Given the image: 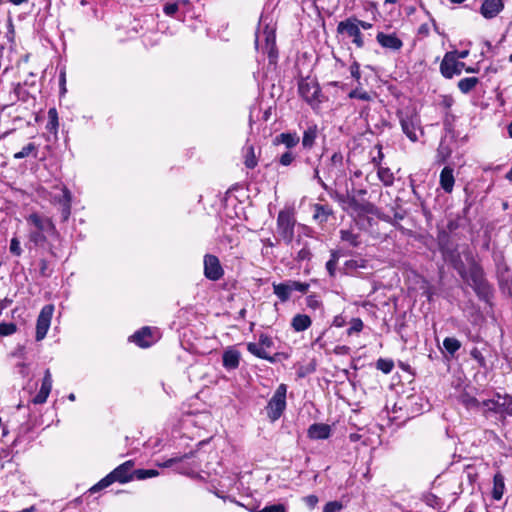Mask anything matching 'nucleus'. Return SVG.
<instances>
[{
    "mask_svg": "<svg viewBox=\"0 0 512 512\" xmlns=\"http://www.w3.org/2000/svg\"><path fill=\"white\" fill-rule=\"evenodd\" d=\"M257 512H287V507L286 505L279 503L265 506L264 508L258 510Z\"/></svg>",
    "mask_w": 512,
    "mask_h": 512,
    "instance_id": "43",
    "label": "nucleus"
},
{
    "mask_svg": "<svg viewBox=\"0 0 512 512\" xmlns=\"http://www.w3.org/2000/svg\"><path fill=\"white\" fill-rule=\"evenodd\" d=\"M331 427L328 424L316 423L309 427L308 436L311 439H327L330 436Z\"/></svg>",
    "mask_w": 512,
    "mask_h": 512,
    "instance_id": "18",
    "label": "nucleus"
},
{
    "mask_svg": "<svg viewBox=\"0 0 512 512\" xmlns=\"http://www.w3.org/2000/svg\"><path fill=\"white\" fill-rule=\"evenodd\" d=\"M312 324L311 318L306 314H296L291 321V326L296 332L307 330Z\"/></svg>",
    "mask_w": 512,
    "mask_h": 512,
    "instance_id": "20",
    "label": "nucleus"
},
{
    "mask_svg": "<svg viewBox=\"0 0 512 512\" xmlns=\"http://www.w3.org/2000/svg\"><path fill=\"white\" fill-rule=\"evenodd\" d=\"M191 456H192V454H184L183 456L173 457V458L166 460L163 463H159L158 466L168 468L176 463L183 461L184 459L190 458Z\"/></svg>",
    "mask_w": 512,
    "mask_h": 512,
    "instance_id": "42",
    "label": "nucleus"
},
{
    "mask_svg": "<svg viewBox=\"0 0 512 512\" xmlns=\"http://www.w3.org/2000/svg\"><path fill=\"white\" fill-rule=\"evenodd\" d=\"M287 385L280 384L268 402V413L273 416H280L286 408Z\"/></svg>",
    "mask_w": 512,
    "mask_h": 512,
    "instance_id": "9",
    "label": "nucleus"
},
{
    "mask_svg": "<svg viewBox=\"0 0 512 512\" xmlns=\"http://www.w3.org/2000/svg\"><path fill=\"white\" fill-rule=\"evenodd\" d=\"M273 290L275 295L284 302L289 299L293 287L289 283L273 284Z\"/></svg>",
    "mask_w": 512,
    "mask_h": 512,
    "instance_id": "26",
    "label": "nucleus"
},
{
    "mask_svg": "<svg viewBox=\"0 0 512 512\" xmlns=\"http://www.w3.org/2000/svg\"><path fill=\"white\" fill-rule=\"evenodd\" d=\"M290 285H292L293 287V291L296 290V291H300V292H306L308 290V284L306 283H301V282H290L289 283Z\"/></svg>",
    "mask_w": 512,
    "mask_h": 512,
    "instance_id": "54",
    "label": "nucleus"
},
{
    "mask_svg": "<svg viewBox=\"0 0 512 512\" xmlns=\"http://www.w3.org/2000/svg\"><path fill=\"white\" fill-rule=\"evenodd\" d=\"M247 350L257 356L258 358H261V359H267V360H270L272 361V358L269 356V352L260 345V343H248L247 344Z\"/></svg>",
    "mask_w": 512,
    "mask_h": 512,
    "instance_id": "30",
    "label": "nucleus"
},
{
    "mask_svg": "<svg viewBox=\"0 0 512 512\" xmlns=\"http://www.w3.org/2000/svg\"><path fill=\"white\" fill-rule=\"evenodd\" d=\"M244 163L245 166L250 169H253L257 165V158L255 155L254 148L252 146L246 148Z\"/></svg>",
    "mask_w": 512,
    "mask_h": 512,
    "instance_id": "37",
    "label": "nucleus"
},
{
    "mask_svg": "<svg viewBox=\"0 0 512 512\" xmlns=\"http://www.w3.org/2000/svg\"><path fill=\"white\" fill-rule=\"evenodd\" d=\"M350 73L351 76L356 80H359L361 78L360 65L356 61H354L351 64Z\"/></svg>",
    "mask_w": 512,
    "mask_h": 512,
    "instance_id": "52",
    "label": "nucleus"
},
{
    "mask_svg": "<svg viewBox=\"0 0 512 512\" xmlns=\"http://www.w3.org/2000/svg\"><path fill=\"white\" fill-rule=\"evenodd\" d=\"M0 303L3 305V310H4L12 303V300L5 298L3 300H0Z\"/></svg>",
    "mask_w": 512,
    "mask_h": 512,
    "instance_id": "64",
    "label": "nucleus"
},
{
    "mask_svg": "<svg viewBox=\"0 0 512 512\" xmlns=\"http://www.w3.org/2000/svg\"><path fill=\"white\" fill-rule=\"evenodd\" d=\"M455 52H456V58L457 59H464V58H466L469 55V51L468 50L455 51Z\"/></svg>",
    "mask_w": 512,
    "mask_h": 512,
    "instance_id": "63",
    "label": "nucleus"
},
{
    "mask_svg": "<svg viewBox=\"0 0 512 512\" xmlns=\"http://www.w3.org/2000/svg\"><path fill=\"white\" fill-rule=\"evenodd\" d=\"M479 80L476 77H467L463 78L458 82V88L462 93H469L472 89L476 87Z\"/></svg>",
    "mask_w": 512,
    "mask_h": 512,
    "instance_id": "32",
    "label": "nucleus"
},
{
    "mask_svg": "<svg viewBox=\"0 0 512 512\" xmlns=\"http://www.w3.org/2000/svg\"><path fill=\"white\" fill-rule=\"evenodd\" d=\"M356 22L358 23V28H363L365 30H368V29H371L372 28V24L369 23V22H365V21H362V20H359L356 18Z\"/></svg>",
    "mask_w": 512,
    "mask_h": 512,
    "instance_id": "60",
    "label": "nucleus"
},
{
    "mask_svg": "<svg viewBox=\"0 0 512 512\" xmlns=\"http://www.w3.org/2000/svg\"><path fill=\"white\" fill-rule=\"evenodd\" d=\"M337 32L351 38L352 43L355 44L357 48H362L364 46L363 34L358 28V23L356 22L355 17H350L339 22L337 25Z\"/></svg>",
    "mask_w": 512,
    "mask_h": 512,
    "instance_id": "5",
    "label": "nucleus"
},
{
    "mask_svg": "<svg viewBox=\"0 0 512 512\" xmlns=\"http://www.w3.org/2000/svg\"><path fill=\"white\" fill-rule=\"evenodd\" d=\"M337 260V256L332 254L331 259L326 263V268L331 276H333L335 273Z\"/></svg>",
    "mask_w": 512,
    "mask_h": 512,
    "instance_id": "51",
    "label": "nucleus"
},
{
    "mask_svg": "<svg viewBox=\"0 0 512 512\" xmlns=\"http://www.w3.org/2000/svg\"><path fill=\"white\" fill-rule=\"evenodd\" d=\"M377 175L379 180L385 186H391L394 183V174L388 167H382L378 165Z\"/></svg>",
    "mask_w": 512,
    "mask_h": 512,
    "instance_id": "29",
    "label": "nucleus"
},
{
    "mask_svg": "<svg viewBox=\"0 0 512 512\" xmlns=\"http://www.w3.org/2000/svg\"><path fill=\"white\" fill-rule=\"evenodd\" d=\"M473 282H474L475 287H477V288L483 287V285H484L481 275L479 274L478 271H475L473 273Z\"/></svg>",
    "mask_w": 512,
    "mask_h": 512,
    "instance_id": "57",
    "label": "nucleus"
},
{
    "mask_svg": "<svg viewBox=\"0 0 512 512\" xmlns=\"http://www.w3.org/2000/svg\"><path fill=\"white\" fill-rule=\"evenodd\" d=\"M294 159H295V156L293 155V153L290 151H286L285 153H283L280 156L279 162L283 166H289L293 162Z\"/></svg>",
    "mask_w": 512,
    "mask_h": 512,
    "instance_id": "48",
    "label": "nucleus"
},
{
    "mask_svg": "<svg viewBox=\"0 0 512 512\" xmlns=\"http://www.w3.org/2000/svg\"><path fill=\"white\" fill-rule=\"evenodd\" d=\"M340 199L343 201V208L345 210H355V201L353 199L344 200L343 196Z\"/></svg>",
    "mask_w": 512,
    "mask_h": 512,
    "instance_id": "58",
    "label": "nucleus"
},
{
    "mask_svg": "<svg viewBox=\"0 0 512 512\" xmlns=\"http://www.w3.org/2000/svg\"><path fill=\"white\" fill-rule=\"evenodd\" d=\"M443 346L447 352L453 355L461 347V343L454 337H447L443 341Z\"/></svg>",
    "mask_w": 512,
    "mask_h": 512,
    "instance_id": "35",
    "label": "nucleus"
},
{
    "mask_svg": "<svg viewBox=\"0 0 512 512\" xmlns=\"http://www.w3.org/2000/svg\"><path fill=\"white\" fill-rule=\"evenodd\" d=\"M258 342H259V343H260V345H261L262 347H264L267 351H268V349H270V348H271V346H272V344H273L272 339H271L269 336H267V335H261V336H260V338H259V341H258Z\"/></svg>",
    "mask_w": 512,
    "mask_h": 512,
    "instance_id": "53",
    "label": "nucleus"
},
{
    "mask_svg": "<svg viewBox=\"0 0 512 512\" xmlns=\"http://www.w3.org/2000/svg\"><path fill=\"white\" fill-rule=\"evenodd\" d=\"M299 93L309 103L315 101L320 93L318 84L311 79H302L299 82Z\"/></svg>",
    "mask_w": 512,
    "mask_h": 512,
    "instance_id": "14",
    "label": "nucleus"
},
{
    "mask_svg": "<svg viewBox=\"0 0 512 512\" xmlns=\"http://www.w3.org/2000/svg\"><path fill=\"white\" fill-rule=\"evenodd\" d=\"M59 127V119H58V112L56 108H50L48 110V122L46 125V129L50 131L53 134H57Z\"/></svg>",
    "mask_w": 512,
    "mask_h": 512,
    "instance_id": "28",
    "label": "nucleus"
},
{
    "mask_svg": "<svg viewBox=\"0 0 512 512\" xmlns=\"http://www.w3.org/2000/svg\"><path fill=\"white\" fill-rule=\"evenodd\" d=\"M343 166V156L340 153H334L330 159L329 173L337 174Z\"/></svg>",
    "mask_w": 512,
    "mask_h": 512,
    "instance_id": "33",
    "label": "nucleus"
},
{
    "mask_svg": "<svg viewBox=\"0 0 512 512\" xmlns=\"http://www.w3.org/2000/svg\"><path fill=\"white\" fill-rule=\"evenodd\" d=\"M363 321L360 318H353L350 321V328L347 330L348 335L358 333L363 329Z\"/></svg>",
    "mask_w": 512,
    "mask_h": 512,
    "instance_id": "40",
    "label": "nucleus"
},
{
    "mask_svg": "<svg viewBox=\"0 0 512 512\" xmlns=\"http://www.w3.org/2000/svg\"><path fill=\"white\" fill-rule=\"evenodd\" d=\"M133 474L136 479L144 480L147 478H152V477L158 476L159 472L156 469H138V470H134Z\"/></svg>",
    "mask_w": 512,
    "mask_h": 512,
    "instance_id": "38",
    "label": "nucleus"
},
{
    "mask_svg": "<svg viewBox=\"0 0 512 512\" xmlns=\"http://www.w3.org/2000/svg\"><path fill=\"white\" fill-rule=\"evenodd\" d=\"M311 257L310 250L306 247L302 248L297 255V259L300 261L308 260Z\"/></svg>",
    "mask_w": 512,
    "mask_h": 512,
    "instance_id": "56",
    "label": "nucleus"
},
{
    "mask_svg": "<svg viewBox=\"0 0 512 512\" xmlns=\"http://www.w3.org/2000/svg\"><path fill=\"white\" fill-rule=\"evenodd\" d=\"M52 389V375L47 369L42 380L41 388L36 396L33 398V403L42 404L46 401Z\"/></svg>",
    "mask_w": 512,
    "mask_h": 512,
    "instance_id": "16",
    "label": "nucleus"
},
{
    "mask_svg": "<svg viewBox=\"0 0 512 512\" xmlns=\"http://www.w3.org/2000/svg\"><path fill=\"white\" fill-rule=\"evenodd\" d=\"M240 352L234 347H228L222 356L223 366L227 370H234L239 366L240 363Z\"/></svg>",
    "mask_w": 512,
    "mask_h": 512,
    "instance_id": "17",
    "label": "nucleus"
},
{
    "mask_svg": "<svg viewBox=\"0 0 512 512\" xmlns=\"http://www.w3.org/2000/svg\"><path fill=\"white\" fill-rule=\"evenodd\" d=\"M39 270L42 276H49L52 272L49 267V263L44 259H42L39 263Z\"/></svg>",
    "mask_w": 512,
    "mask_h": 512,
    "instance_id": "50",
    "label": "nucleus"
},
{
    "mask_svg": "<svg viewBox=\"0 0 512 512\" xmlns=\"http://www.w3.org/2000/svg\"><path fill=\"white\" fill-rule=\"evenodd\" d=\"M440 186L446 193H451L453 191L455 178L453 175V169L449 166H446L442 169L440 173Z\"/></svg>",
    "mask_w": 512,
    "mask_h": 512,
    "instance_id": "19",
    "label": "nucleus"
},
{
    "mask_svg": "<svg viewBox=\"0 0 512 512\" xmlns=\"http://www.w3.org/2000/svg\"><path fill=\"white\" fill-rule=\"evenodd\" d=\"M177 5L179 6L180 10L186 8L190 5L189 0H176Z\"/></svg>",
    "mask_w": 512,
    "mask_h": 512,
    "instance_id": "62",
    "label": "nucleus"
},
{
    "mask_svg": "<svg viewBox=\"0 0 512 512\" xmlns=\"http://www.w3.org/2000/svg\"><path fill=\"white\" fill-rule=\"evenodd\" d=\"M37 154H38V145H36L33 142H29L19 152L15 153L13 155V158L16 160L27 158V157L36 158Z\"/></svg>",
    "mask_w": 512,
    "mask_h": 512,
    "instance_id": "24",
    "label": "nucleus"
},
{
    "mask_svg": "<svg viewBox=\"0 0 512 512\" xmlns=\"http://www.w3.org/2000/svg\"><path fill=\"white\" fill-rule=\"evenodd\" d=\"M342 508L343 505L341 502L331 501L324 506L323 512H339Z\"/></svg>",
    "mask_w": 512,
    "mask_h": 512,
    "instance_id": "46",
    "label": "nucleus"
},
{
    "mask_svg": "<svg viewBox=\"0 0 512 512\" xmlns=\"http://www.w3.org/2000/svg\"><path fill=\"white\" fill-rule=\"evenodd\" d=\"M403 133L412 141L418 140L419 134H423L420 116L415 110H404L398 113Z\"/></svg>",
    "mask_w": 512,
    "mask_h": 512,
    "instance_id": "4",
    "label": "nucleus"
},
{
    "mask_svg": "<svg viewBox=\"0 0 512 512\" xmlns=\"http://www.w3.org/2000/svg\"><path fill=\"white\" fill-rule=\"evenodd\" d=\"M504 491H505L504 476L500 472H498L494 475V478H493V489H492L493 499L499 501L503 497Z\"/></svg>",
    "mask_w": 512,
    "mask_h": 512,
    "instance_id": "21",
    "label": "nucleus"
},
{
    "mask_svg": "<svg viewBox=\"0 0 512 512\" xmlns=\"http://www.w3.org/2000/svg\"><path fill=\"white\" fill-rule=\"evenodd\" d=\"M377 369L385 374H389L394 368V362L390 359H378L376 362Z\"/></svg>",
    "mask_w": 512,
    "mask_h": 512,
    "instance_id": "39",
    "label": "nucleus"
},
{
    "mask_svg": "<svg viewBox=\"0 0 512 512\" xmlns=\"http://www.w3.org/2000/svg\"><path fill=\"white\" fill-rule=\"evenodd\" d=\"M317 137V127L310 126L303 133L302 145L304 148H311Z\"/></svg>",
    "mask_w": 512,
    "mask_h": 512,
    "instance_id": "31",
    "label": "nucleus"
},
{
    "mask_svg": "<svg viewBox=\"0 0 512 512\" xmlns=\"http://www.w3.org/2000/svg\"><path fill=\"white\" fill-rule=\"evenodd\" d=\"M275 43L276 35L274 25L266 23V19L261 18L255 39L257 50L267 53L270 60L273 61L276 58Z\"/></svg>",
    "mask_w": 512,
    "mask_h": 512,
    "instance_id": "2",
    "label": "nucleus"
},
{
    "mask_svg": "<svg viewBox=\"0 0 512 512\" xmlns=\"http://www.w3.org/2000/svg\"><path fill=\"white\" fill-rule=\"evenodd\" d=\"M419 34L427 36L429 34V27L427 24H423L419 27Z\"/></svg>",
    "mask_w": 512,
    "mask_h": 512,
    "instance_id": "61",
    "label": "nucleus"
},
{
    "mask_svg": "<svg viewBox=\"0 0 512 512\" xmlns=\"http://www.w3.org/2000/svg\"><path fill=\"white\" fill-rule=\"evenodd\" d=\"M9 250L12 254L16 256H20L22 254V248L18 238L13 237L11 239Z\"/></svg>",
    "mask_w": 512,
    "mask_h": 512,
    "instance_id": "44",
    "label": "nucleus"
},
{
    "mask_svg": "<svg viewBox=\"0 0 512 512\" xmlns=\"http://www.w3.org/2000/svg\"><path fill=\"white\" fill-rule=\"evenodd\" d=\"M50 235L51 234L46 232L29 229L28 239L34 246L43 247L47 241V237Z\"/></svg>",
    "mask_w": 512,
    "mask_h": 512,
    "instance_id": "25",
    "label": "nucleus"
},
{
    "mask_svg": "<svg viewBox=\"0 0 512 512\" xmlns=\"http://www.w3.org/2000/svg\"><path fill=\"white\" fill-rule=\"evenodd\" d=\"M329 214V211L324 206H318L315 214V218H319L321 216L327 217Z\"/></svg>",
    "mask_w": 512,
    "mask_h": 512,
    "instance_id": "59",
    "label": "nucleus"
},
{
    "mask_svg": "<svg viewBox=\"0 0 512 512\" xmlns=\"http://www.w3.org/2000/svg\"><path fill=\"white\" fill-rule=\"evenodd\" d=\"M204 275L207 279L212 281L219 280L223 274L224 270L220 264L218 257L212 254H206L204 256Z\"/></svg>",
    "mask_w": 512,
    "mask_h": 512,
    "instance_id": "10",
    "label": "nucleus"
},
{
    "mask_svg": "<svg viewBox=\"0 0 512 512\" xmlns=\"http://www.w3.org/2000/svg\"><path fill=\"white\" fill-rule=\"evenodd\" d=\"M376 40L381 47L393 52H398L403 47V41L395 33L379 32L376 35Z\"/></svg>",
    "mask_w": 512,
    "mask_h": 512,
    "instance_id": "13",
    "label": "nucleus"
},
{
    "mask_svg": "<svg viewBox=\"0 0 512 512\" xmlns=\"http://www.w3.org/2000/svg\"><path fill=\"white\" fill-rule=\"evenodd\" d=\"M59 202L62 205V216L66 220L70 215L71 209V193L66 187L62 188V197L59 199Z\"/></svg>",
    "mask_w": 512,
    "mask_h": 512,
    "instance_id": "27",
    "label": "nucleus"
},
{
    "mask_svg": "<svg viewBox=\"0 0 512 512\" xmlns=\"http://www.w3.org/2000/svg\"><path fill=\"white\" fill-rule=\"evenodd\" d=\"M465 68L463 62L458 61L456 52H447L440 64V71L445 78H452L454 75L461 74Z\"/></svg>",
    "mask_w": 512,
    "mask_h": 512,
    "instance_id": "8",
    "label": "nucleus"
},
{
    "mask_svg": "<svg viewBox=\"0 0 512 512\" xmlns=\"http://www.w3.org/2000/svg\"><path fill=\"white\" fill-rule=\"evenodd\" d=\"M158 331L156 329H151L150 327H144L139 331L135 332L130 340L136 343L138 346L142 348H146L155 343L158 339Z\"/></svg>",
    "mask_w": 512,
    "mask_h": 512,
    "instance_id": "11",
    "label": "nucleus"
},
{
    "mask_svg": "<svg viewBox=\"0 0 512 512\" xmlns=\"http://www.w3.org/2000/svg\"><path fill=\"white\" fill-rule=\"evenodd\" d=\"M54 313V306L52 304L42 307L36 322V335L37 341L43 340L51 325L52 316Z\"/></svg>",
    "mask_w": 512,
    "mask_h": 512,
    "instance_id": "7",
    "label": "nucleus"
},
{
    "mask_svg": "<svg viewBox=\"0 0 512 512\" xmlns=\"http://www.w3.org/2000/svg\"><path fill=\"white\" fill-rule=\"evenodd\" d=\"M295 220L288 211H280L277 218V230L283 240L290 244L294 237Z\"/></svg>",
    "mask_w": 512,
    "mask_h": 512,
    "instance_id": "6",
    "label": "nucleus"
},
{
    "mask_svg": "<svg viewBox=\"0 0 512 512\" xmlns=\"http://www.w3.org/2000/svg\"><path fill=\"white\" fill-rule=\"evenodd\" d=\"M134 462L132 460H128L123 464L116 467L112 472H110L106 477L101 479L97 484H95L92 488V492L99 491L100 489L106 488L114 482L126 483L135 478L133 474Z\"/></svg>",
    "mask_w": 512,
    "mask_h": 512,
    "instance_id": "3",
    "label": "nucleus"
},
{
    "mask_svg": "<svg viewBox=\"0 0 512 512\" xmlns=\"http://www.w3.org/2000/svg\"><path fill=\"white\" fill-rule=\"evenodd\" d=\"M369 263L363 258H355L345 262L344 270L346 273H354L359 269H368Z\"/></svg>",
    "mask_w": 512,
    "mask_h": 512,
    "instance_id": "23",
    "label": "nucleus"
},
{
    "mask_svg": "<svg viewBox=\"0 0 512 512\" xmlns=\"http://www.w3.org/2000/svg\"><path fill=\"white\" fill-rule=\"evenodd\" d=\"M180 10L176 1L164 5L163 11L167 16H174Z\"/></svg>",
    "mask_w": 512,
    "mask_h": 512,
    "instance_id": "47",
    "label": "nucleus"
},
{
    "mask_svg": "<svg viewBox=\"0 0 512 512\" xmlns=\"http://www.w3.org/2000/svg\"><path fill=\"white\" fill-rule=\"evenodd\" d=\"M350 98H357L363 101H369L371 99V96L368 92L363 90L355 89L349 93Z\"/></svg>",
    "mask_w": 512,
    "mask_h": 512,
    "instance_id": "45",
    "label": "nucleus"
},
{
    "mask_svg": "<svg viewBox=\"0 0 512 512\" xmlns=\"http://www.w3.org/2000/svg\"><path fill=\"white\" fill-rule=\"evenodd\" d=\"M26 220L30 226V229L46 232L49 234H53L55 232V226L52 220L48 217L41 216L37 213H32L26 218Z\"/></svg>",
    "mask_w": 512,
    "mask_h": 512,
    "instance_id": "12",
    "label": "nucleus"
},
{
    "mask_svg": "<svg viewBox=\"0 0 512 512\" xmlns=\"http://www.w3.org/2000/svg\"><path fill=\"white\" fill-rule=\"evenodd\" d=\"M17 327L14 323H0V336H9L15 333Z\"/></svg>",
    "mask_w": 512,
    "mask_h": 512,
    "instance_id": "41",
    "label": "nucleus"
},
{
    "mask_svg": "<svg viewBox=\"0 0 512 512\" xmlns=\"http://www.w3.org/2000/svg\"><path fill=\"white\" fill-rule=\"evenodd\" d=\"M451 152L450 147L444 141H441L437 149V161L440 163L445 162L450 157Z\"/></svg>",
    "mask_w": 512,
    "mask_h": 512,
    "instance_id": "36",
    "label": "nucleus"
},
{
    "mask_svg": "<svg viewBox=\"0 0 512 512\" xmlns=\"http://www.w3.org/2000/svg\"><path fill=\"white\" fill-rule=\"evenodd\" d=\"M274 142L284 144L286 148L290 149L299 143V137L296 133H281L275 138Z\"/></svg>",
    "mask_w": 512,
    "mask_h": 512,
    "instance_id": "22",
    "label": "nucleus"
},
{
    "mask_svg": "<svg viewBox=\"0 0 512 512\" xmlns=\"http://www.w3.org/2000/svg\"><path fill=\"white\" fill-rule=\"evenodd\" d=\"M341 240L347 242L350 246L356 247L359 245L358 235L351 230L340 231Z\"/></svg>",
    "mask_w": 512,
    "mask_h": 512,
    "instance_id": "34",
    "label": "nucleus"
},
{
    "mask_svg": "<svg viewBox=\"0 0 512 512\" xmlns=\"http://www.w3.org/2000/svg\"><path fill=\"white\" fill-rule=\"evenodd\" d=\"M470 355L473 359H475L478 362V364L481 367L486 366L485 358L483 357L482 353L477 348L472 349L470 352Z\"/></svg>",
    "mask_w": 512,
    "mask_h": 512,
    "instance_id": "49",
    "label": "nucleus"
},
{
    "mask_svg": "<svg viewBox=\"0 0 512 512\" xmlns=\"http://www.w3.org/2000/svg\"><path fill=\"white\" fill-rule=\"evenodd\" d=\"M503 9V0H483L479 12L485 19H493L498 16Z\"/></svg>",
    "mask_w": 512,
    "mask_h": 512,
    "instance_id": "15",
    "label": "nucleus"
},
{
    "mask_svg": "<svg viewBox=\"0 0 512 512\" xmlns=\"http://www.w3.org/2000/svg\"><path fill=\"white\" fill-rule=\"evenodd\" d=\"M469 409L475 408V412H492L501 415L512 416V396L496 394L493 398L479 402L470 398L466 402Z\"/></svg>",
    "mask_w": 512,
    "mask_h": 512,
    "instance_id": "1",
    "label": "nucleus"
},
{
    "mask_svg": "<svg viewBox=\"0 0 512 512\" xmlns=\"http://www.w3.org/2000/svg\"><path fill=\"white\" fill-rule=\"evenodd\" d=\"M304 502L310 508H314L318 503V497L316 495H308L304 497Z\"/></svg>",
    "mask_w": 512,
    "mask_h": 512,
    "instance_id": "55",
    "label": "nucleus"
}]
</instances>
